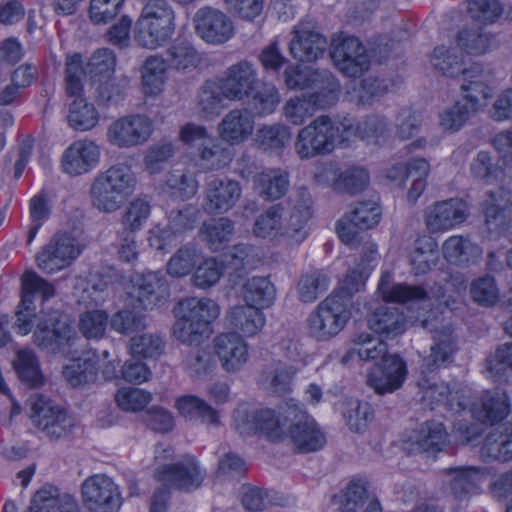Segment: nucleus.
Instances as JSON below:
<instances>
[{
  "label": "nucleus",
  "instance_id": "1",
  "mask_svg": "<svg viewBox=\"0 0 512 512\" xmlns=\"http://www.w3.org/2000/svg\"><path fill=\"white\" fill-rule=\"evenodd\" d=\"M354 133L352 118L332 120L327 115H320L299 130L294 150L301 160L328 155L337 143L350 140Z\"/></svg>",
  "mask_w": 512,
  "mask_h": 512
},
{
  "label": "nucleus",
  "instance_id": "2",
  "mask_svg": "<svg viewBox=\"0 0 512 512\" xmlns=\"http://www.w3.org/2000/svg\"><path fill=\"white\" fill-rule=\"evenodd\" d=\"M136 186V175L128 165H112L93 179L89 189L91 206L101 213H114L133 195Z\"/></svg>",
  "mask_w": 512,
  "mask_h": 512
},
{
  "label": "nucleus",
  "instance_id": "3",
  "mask_svg": "<svg viewBox=\"0 0 512 512\" xmlns=\"http://www.w3.org/2000/svg\"><path fill=\"white\" fill-rule=\"evenodd\" d=\"M173 313L176 318L173 335L191 345L210 332V324L219 316V306L209 298L189 297L180 300Z\"/></svg>",
  "mask_w": 512,
  "mask_h": 512
},
{
  "label": "nucleus",
  "instance_id": "4",
  "mask_svg": "<svg viewBox=\"0 0 512 512\" xmlns=\"http://www.w3.org/2000/svg\"><path fill=\"white\" fill-rule=\"evenodd\" d=\"M175 30L174 11L166 0H148L135 24L134 38L142 47L155 49L165 44Z\"/></svg>",
  "mask_w": 512,
  "mask_h": 512
},
{
  "label": "nucleus",
  "instance_id": "5",
  "mask_svg": "<svg viewBox=\"0 0 512 512\" xmlns=\"http://www.w3.org/2000/svg\"><path fill=\"white\" fill-rule=\"evenodd\" d=\"M77 339V333L67 315L52 311L40 318L33 333L34 344L53 355L68 356Z\"/></svg>",
  "mask_w": 512,
  "mask_h": 512
},
{
  "label": "nucleus",
  "instance_id": "6",
  "mask_svg": "<svg viewBox=\"0 0 512 512\" xmlns=\"http://www.w3.org/2000/svg\"><path fill=\"white\" fill-rule=\"evenodd\" d=\"M283 414L284 422L290 423L288 437L300 452H315L325 445L324 433L306 412L303 404L290 399L285 403Z\"/></svg>",
  "mask_w": 512,
  "mask_h": 512
},
{
  "label": "nucleus",
  "instance_id": "7",
  "mask_svg": "<svg viewBox=\"0 0 512 512\" xmlns=\"http://www.w3.org/2000/svg\"><path fill=\"white\" fill-rule=\"evenodd\" d=\"M348 303L337 294H331L320 302L308 318L309 334L318 341L336 336L350 318Z\"/></svg>",
  "mask_w": 512,
  "mask_h": 512
},
{
  "label": "nucleus",
  "instance_id": "8",
  "mask_svg": "<svg viewBox=\"0 0 512 512\" xmlns=\"http://www.w3.org/2000/svg\"><path fill=\"white\" fill-rule=\"evenodd\" d=\"M33 424L52 439L66 438L76 426L74 417L42 395L29 399Z\"/></svg>",
  "mask_w": 512,
  "mask_h": 512
},
{
  "label": "nucleus",
  "instance_id": "9",
  "mask_svg": "<svg viewBox=\"0 0 512 512\" xmlns=\"http://www.w3.org/2000/svg\"><path fill=\"white\" fill-rule=\"evenodd\" d=\"M40 293L44 300L54 296L55 288L44 278L30 271L24 274L22 279L21 300L15 311L14 328L17 333L27 335L31 332L36 316L34 294Z\"/></svg>",
  "mask_w": 512,
  "mask_h": 512
},
{
  "label": "nucleus",
  "instance_id": "10",
  "mask_svg": "<svg viewBox=\"0 0 512 512\" xmlns=\"http://www.w3.org/2000/svg\"><path fill=\"white\" fill-rule=\"evenodd\" d=\"M134 308L153 310L163 306L170 297V287L160 271H149L136 276L128 293Z\"/></svg>",
  "mask_w": 512,
  "mask_h": 512
},
{
  "label": "nucleus",
  "instance_id": "11",
  "mask_svg": "<svg viewBox=\"0 0 512 512\" xmlns=\"http://www.w3.org/2000/svg\"><path fill=\"white\" fill-rule=\"evenodd\" d=\"M381 219V208L374 201L359 202L336 224V231L341 241L351 247L361 242V231L372 229Z\"/></svg>",
  "mask_w": 512,
  "mask_h": 512
},
{
  "label": "nucleus",
  "instance_id": "12",
  "mask_svg": "<svg viewBox=\"0 0 512 512\" xmlns=\"http://www.w3.org/2000/svg\"><path fill=\"white\" fill-rule=\"evenodd\" d=\"M81 495L90 512H118L122 505L119 487L104 474L88 477L81 485Z\"/></svg>",
  "mask_w": 512,
  "mask_h": 512
},
{
  "label": "nucleus",
  "instance_id": "13",
  "mask_svg": "<svg viewBox=\"0 0 512 512\" xmlns=\"http://www.w3.org/2000/svg\"><path fill=\"white\" fill-rule=\"evenodd\" d=\"M485 227L491 238L504 236L512 244V196L503 188L489 191L483 202Z\"/></svg>",
  "mask_w": 512,
  "mask_h": 512
},
{
  "label": "nucleus",
  "instance_id": "14",
  "mask_svg": "<svg viewBox=\"0 0 512 512\" xmlns=\"http://www.w3.org/2000/svg\"><path fill=\"white\" fill-rule=\"evenodd\" d=\"M153 132V121L144 114H132L113 121L107 130L108 142L118 148L144 144Z\"/></svg>",
  "mask_w": 512,
  "mask_h": 512
},
{
  "label": "nucleus",
  "instance_id": "15",
  "mask_svg": "<svg viewBox=\"0 0 512 512\" xmlns=\"http://www.w3.org/2000/svg\"><path fill=\"white\" fill-rule=\"evenodd\" d=\"M79 254L74 237L68 233H56L37 254L36 261L43 272L53 273L69 266Z\"/></svg>",
  "mask_w": 512,
  "mask_h": 512
},
{
  "label": "nucleus",
  "instance_id": "16",
  "mask_svg": "<svg viewBox=\"0 0 512 512\" xmlns=\"http://www.w3.org/2000/svg\"><path fill=\"white\" fill-rule=\"evenodd\" d=\"M406 362L397 354H390L375 363L367 374L366 383L377 394L393 393L400 389L407 377Z\"/></svg>",
  "mask_w": 512,
  "mask_h": 512
},
{
  "label": "nucleus",
  "instance_id": "17",
  "mask_svg": "<svg viewBox=\"0 0 512 512\" xmlns=\"http://www.w3.org/2000/svg\"><path fill=\"white\" fill-rule=\"evenodd\" d=\"M469 216L467 203L460 198L435 202L424 211V222L431 233L450 230L466 221Z\"/></svg>",
  "mask_w": 512,
  "mask_h": 512
},
{
  "label": "nucleus",
  "instance_id": "18",
  "mask_svg": "<svg viewBox=\"0 0 512 512\" xmlns=\"http://www.w3.org/2000/svg\"><path fill=\"white\" fill-rule=\"evenodd\" d=\"M206 473L194 457H186L175 464L163 465L154 471V478L186 492L198 489Z\"/></svg>",
  "mask_w": 512,
  "mask_h": 512
},
{
  "label": "nucleus",
  "instance_id": "19",
  "mask_svg": "<svg viewBox=\"0 0 512 512\" xmlns=\"http://www.w3.org/2000/svg\"><path fill=\"white\" fill-rule=\"evenodd\" d=\"M242 188L238 181L228 177H211L205 184L203 209L209 215L223 214L239 201Z\"/></svg>",
  "mask_w": 512,
  "mask_h": 512
},
{
  "label": "nucleus",
  "instance_id": "20",
  "mask_svg": "<svg viewBox=\"0 0 512 512\" xmlns=\"http://www.w3.org/2000/svg\"><path fill=\"white\" fill-rule=\"evenodd\" d=\"M330 55L336 67L348 77L361 76L370 66L365 47L353 36L333 44Z\"/></svg>",
  "mask_w": 512,
  "mask_h": 512
},
{
  "label": "nucleus",
  "instance_id": "21",
  "mask_svg": "<svg viewBox=\"0 0 512 512\" xmlns=\"http://www.w3.org/2000/svg\"><path fill=\"white\" fill-rule=\"evenodd\" d=\"M218 80L228 95V100L232 101L249 98L258 85L257 71L247 60L228 67Z\"/></svg>",
  "mask_w": 512,
  "mask_h": 512
},
{
  "label": "nucleus",
  "instance_id": "22",
  "mask_svg": "<svg viewBox=\"0 0 512 512\" xmlns=\"http://www.w3.org/2000/svg\"><path fill=\"white\" fill-rule=\"evenodd\" d=\"M284 409L285 405L281 406L278 412L271 408L257 409L247 416L246 421L237 424V429L242 435L259 431L270 441H280L285 435L284 422L281 420V416L284 418Z\"/></svg>",
  "mask_w": 512,
  "mask_h": 512
},
{
  "label": "nucleus",
  "instance_id": "23",
  "mask_svg": "<svg viewBox=\"0 0 512 512\" xmlns=\"http://www.w3.org/2000/svg\"><path fill=\"white\" fill-rule=\"evenodd\" d=\"M423 328L433 332L434 345L431 346L430 354L423 359L422 367L428 371L433 372L441 367H444L452 360V355L455 352V342L452 336V329L450 326H441L440 328L429 319L421 321Z\"/></svg>",
  "mask_w": 512,
  "mask_h": 512
},
{
  "label": "nucleus",
  "instance_id": "24",
  "mask_svg": "<svg viewBox=\"0 0 512 512\" xmlns=\"http://www.w3.org/2000/svg\"><path fill=\"white\" fill-rule=\"evenodd\" d=\"M197 34L207 43L221 44L233 34L231 20L221 11L205 7L194 16Z\"/></svg>",
  "mask_w": 512,
  "mask_h": 512
},
{
  "label": "nucleus",
  "instance_id": "25",
  "mask_svg": "<svg viewBox=\"0 0 512 512\" xmlns=\"http://www.w3.org/2000/svg\"><path fill=\"white\" fill-rule=\"evenodd\" d=\"M448 487L457 501H468L480 493L486 474L483 468L476 466H456L445 470Z\"/></svg>",
  "mask_w": 512,
  "mask_h": 512
},
{
  "label": "nucleus",
  "instance_id": "26",
  "mask_svg": "<svg viewBox=\"0 0 512 512\" xmlns=\"http://www.w3.org/2000/svg\"><path fill=\"white\" fill-rule=\"evenodd\" d=\"M99 147L92 141L79 140L72 143L63 153V171L78 176L91 171L99 161Z\"/></svg>",
  "mask_w": 512,
  "mask_h": 512
},
{
  "label": "nucleus",
  "instance_id": "27",
  "mask_svg": "<svg viewBox=\"0 0 512 512\" xmlns=\"http://www.w3.org/2000/svg\"><path fill=\"white\" fill-rule=\"evenodd\" d=\"M215 352L223 369L239 371L248 360V347L236 333H223L214 339Z\"/></svg>",
  "mask_w": 512,
  "mask_h": 512
},
{
  "label": "nucleus",
  "instance_id": "28",
  "mask_svg": "<svg viewBox=\"0 0 512 512\" xmlns=\"http://www.w3.org/2000/svg\"><path fill=\"white\" fill-rule=\"evenodd\" d=\"M290 187V174L282 168H270L253 177V189L264 201L283 198Z\"/></svg>",
  "mask_w": 512,
  "mask_h": 512
},
{
  "label": "nucleus",
  "instance_id": "29",
  "mask_svg": "<svg viewBox=\"0 0 512 512\" xmlns=\"http://www.w3.org/2000/svg\"><path fill=\"white\" fill-rule=\"evenodd\" d=\"M406 325L403 311L388 304L378 306L368 318L369 328L387 338H395L404 333Z\"/></svg>",
  "mask_w": 512,
  "mask_h": 512
},
{
  "label": "nucleus",
  "instance_id": "30",
  "mask_svg": "<svg viewBox=\"0 0 512 512\" xmlns=\"http://www.w3.org/2000/svg\"><path fill=\"white\" fill-rule=\"evenodd\" d=\"M448 443V434L444 425L436 421H427L420 431L406 443L404 449L409 454L436 453Z\"/></svg>",
  "mask_w": 512,
  "mask_h": 512
},
{
  "label": "nucleus",
  "instance_id": "31",
  "mask_svg": "<svg viewBox=\"0 0 512 512\" xmlns=\"http://www.w3.org/2000/svg\"><path fill=\"white\" fill-rule=\"evenodd\" d=\"M225 319L227 325L234 330L233 333H242L248 337L256 335L265 324L261 310L247 303L231 308Z\"/></svg>",
  "mask_w": 512,
  "mask_h": 512
},
{
  "label": "nucleus",
  "instance_id": "32",
  "mask_svg": "<svg viewBox=\"0 0 512 512\" xmlns=\"http://www.w3.org/2000/svg\"><path fill=\"white\" fill-rule=\"evenodd\" d=\"M25 512H80L77 501L69 494H60L57 488H42L33 496Z\"/></svg>",
  "mask_w": 512,
  "mask_h": 512
},
{
  "label": "nucleus",
  "instance_id": "33",
  "mask_svg": "<svg viewBox=\"0 0 512 512\" xmlns=\"http://www.w3.org/2000/svg\"><path fill=\"white\" fill-rule=\"evenodd\" d=\"M312 88L314 91L307 96L317 109H327L333 106L339 98L341 91L338 80L328 71L312 72Z\"/></svg>",
  "mask_w": 512,
  "mask_h": 512
},
{
  "label": "nucleus",
  "instance_id": "34",
  "mask_svg": "<svg viewBox=\"0 0 512 512\" xmlns=\"http://www.w3.org/2000/svg\"><path fill=\"white\" fill-rule=\"evenodd\" d=\"M299 367L285 361H274L266 365L259 376V382L276 394H285L291 390V383Z\"/></svg>",
  "mask_w": 512,
  "mask_h": 512
},
{
  "label": "nucleus",
  "instance_id": "35",
  "mask_svg": "<svg viewBox=\"0 0 512 512\" xmlns=\"http://www.w3.org/2000/svg\"><path fill=\"white\" fill-rule=\"evenodd\" d=\"M254 121L245 109L229 111L219 124L220 136L231 146L248 138L253 131Z\"/></svg>",
  "mask_w": 512,
  "mask_h": 512
},
{
  "label": "nucleus",
  "instance_id": "36",
  "mask_svg": "<svg viewBox=\"0 0 512 512\" xmlns=\"http://www.w3.org/2000/svg\"><path fill=\"white\" fill-rule=\"evenodd\" d=\"M199 166L208 171L226 167L233 158L232 146L225 140L210 137L198 149Z\"/></svg>",
  "mask_w": 512,
  "mask_h": 512
},
{
  "label": "nucleus",
  "instance_id": "37",
  "mask_svg": "<svg viewBox=\"0 0 512 512\" xmlns=\"http://www.w3.org/2000/svg\"><path fill=\"white\" fill-rule=\"evenodd\" d=\"M326 48V38L314 31L297 32L289 45L293 58L301 62L317 60L324 54Z\"/></svg>",
  "mask_w": 512,
  "mask_h": 512
},
{
  "label": "nucleus",
  "instance_id": "38",
  "mask_svg": "<svg viewBox=\"0 0 512 512\" xmlns=\"http://www.w3.org/2000/svg\"><path fill=\"white\" fill-rule=\"evenodd\" d=\"M481 454L489 461H512V424L491 431L485 438Z\"/></svg>",
  "mask_w": 512,
  "mask_h": 512
},
{
  "label": "nucleus",
  "instance_id": "39",
  "mask_svg": "<svg viewBox=\"0 0 512 512\" xmlns=\"http://www.w3.org/2000/svg\"><path fill=\"white\" fill-rule=\"evenodd\" d=\"M510 411L508 395L505 391L495 389L486 391L478 408H475L476 418L482 423L494 424L503 420Z\"/></svg>",
  "mask_w": 512,
  "mask_h": 512
},
{
  "label": "nucleus",
  "instance_id": "40",
  "mask_svg": "<svg viewBox=\"0 0 512 512\" xmlns=\"http://www.w3.org/2000/svg\"><path fill=\"white\" fill-rule=\"evenodd\" d=\"M369 483L362 479H353L346 487L341 512H382V506L377 498L368 500Z\"/></svg>",
  "mask_w": 512,
  "mask_h": 512
},
{
  "label": "nucleus",
  "instance_id": "41",
  "mask_svg": "<svg viewBox=\"0 0 512 512\" xmlns=\"http://www.w3.org/2000/svg\"><path fill=\"white\" fill-rule=\"evenodd\" d=\"M378 291L386 302L407 303L427 298V291L421 286L392 283L389 272L382 274L378 284Z\"/></svg>",
  "mask_w": 512,
  "mask_h": 512
},
{
  "label": "nucleus",
  "instance_id": "42",
  "mask_svg": "<svg viewBox=\"0 0 512 512\" xmlns=\"http://www.w3.org/2000/svg\"><path fill=\"white\" fill-rule=\"evenodd\" d=\"M201 239L214 252L224 249L234 235V223L226 217L204 222L199 229Z\"/></svg>",
  "mask_w": 512,
  "mask_h": 512
},
{
  "label": "nucleus",
  "instance_id": "43",
  "mask_svg": "<svg viewBox=\"0 0 512 512\" xmlns=\"http://www.w3.org/2000/svg\"><path fill=\"white\" fill-rule=\"evenodd\" d=\"M443 254L450 263L468 265L480 258L482 249L470 239L456 235L449 237L444 242Z\"/></svg>",
  "mask_w": 512,
  "mask_h": 512
},
{
  "label": "nucleus",
  "instance_id": "44",
  "mask_svg": "<svg viewBox=\"0 0 512 512\" xmlns=\"http://www.w3.org/2000/svg\"><path fill=\"white\" fill-rule=\"evenodd\" d=\"M352 342L354 348L349 350L343 357V361L357 355L359 359L366 361L379 360L382 362L390 355L388 352V345L383 340L373 337L366 332L357 333L353 336Z\"/></svg>",
  "mask_w": 512,
  "mask_h": 512
},
{
  "label": "nucleus",
  "instance_id": "45",
  "mask_svg": "<svg viewBox=\"0 0 512 512\" xmlns=\"http://www.w3.org/2000/svg\"><path fill=\"white\" fill-rule=\"evenodd\" d=\"M275 296L276 289L267 277H252L243 285V297L246 303L260 310L271 306Z\"/></svg>",
  "mask_w": 512,
  "mask_h": 512
},
{
  "label": "nucleus",
  "instance_id": "46",
  "mask_svg": "<svg viewBox=\"0 0 512 512\" xmlns=\"http://www.w3.org/2000/svg\"><path fill=\"white\" fill-rule=\"evenodd\" d=\"M225 100H228V95L218 78L207 80L199 88L197 107L206 116L216 115L224 107Z\"/></svg>",
  "mask_w": 512,
  "mask_h": 512
},
{
  "label": "nucleus",
  "instance_id": "47",
  "mask_svg": "<svg viewBox=\"0 0 512 512\" xmlns=\"http://www.w3.org/2000/svg\"><path fill=\"white\" fill-rule=\"evenodd\" d=\"M431 63L435 69L448 77L469 73V70L463 68V56L457 47L444 45L435 47L431 55Z\"/></svg>",
  "mask_w": 512,
  "mask_h": 512
},
{
  "label": "nucleus",
  "instance_id": "48",
  "mask_svg": "<svg viewBox=\"0 0 512 512\" xmlns=\"http://www.w3.org/2000/svg\"><path fill=\"white\" fill-rule=\"evenodd\" d=\"M292 133L290 127L275 123L272 125H263L256 132L257 145L265 150L272 152L282 151L291 141Z\"/></svg>",
  "mask_w": 512,
  "mask_h": 512
},
{
  "label": "nucleus",
  "instance_id": "49",
  "mask_svg": "<svg viewBox=\"0 0 512 512\" xmlns=\"http://www.w3.org/2000/svg\"><path fill=\"white\" fill-rule=\"evenodd\" d=\"M201 259V250L194 243L181 246L169 259L166 269L172 277L188 275Z\"/></svg>",
  "mask_w": 512,
  "mask_h": 512
},
{
  "label": "nucleus",
  "instance_id": "50",
  "mask_svg": "<svg viewBox=\"0 0 512 512\" xmlns=\"http://www.w3.org/2000/svg\"><path fill=\"white\" fill-rule=\"evenodd\" d=\"M330 283V277L323 270H311L303 274L297 285L299 299L304 303L314 302L324 294Z\"/></svg>",
  "mask_w": 512,
  "mask_h": 512
},
{
  "label": "nucleus",
  "instance_id": "51",
  "mask_svg": "<svg viewBox=\"0 0 512 512\" xmlns=\"http://www.w3.org/2000/svg\"><path fill=\"white\" fill-rule=\"evenodd\" d=\"M457 42L466 53L481 55L494 45V36L483 27H471L458 33Z\"/></svg>",
  "mask_w": 512,
  "mask_h": 512
},
{
  "label": "nucleus",
  "instance_id": "52",
  "mask_svg": "<svg viewBox=\"0 0 512 512\" xmlns=\"http://www.w3.org/2000/svg\"><path fill=\"white\" fill-rule=\"evenodd\" d=\"M13 366L21 381L30 387H38L43 384L39 361L32 349L19 350L13 361Z\"/></svg>",
  "mask_w": 512,
  "mask_h": 512
},
{
  "label": "nucleus",
  "instance_id": "53",
  "mask_svg": "<svg viewBox=\"0 0 512 512\" xmlns=\"http://www.w3.org/2000/svg\"><path fill=\"white\" fill-rule=\"evenodd\" d=\"M343 417L349 429L354 432L364 431L373 419V409L368 402L358 399H346L343 403Z\"/></svg>",
  "mask_w": 512,
  "mask_h": 512
},
{
  "label": "nucleus",
  "instance_id": "54",
  "mask_svg": "<svg viewBox=\"0 0 512 512\" xmlns=\"http://www.w3.org/2000/svg\"><path fill=\"white\" fill-rule=\"evenodd\" d=\"M97 363L91 358L75 359L63 368V376L73 387H79L95 382L97 378Z\"/></svg>",
  "mask_w": 512,
  "mask_h": 512
},
{
  "label": "nucleus",
  "instance_id": "55",
  "mask_svg": "<svg viewBox=\"0 0 512 512\" xmlns=\"http://www.w3.org/2000/svg\"><path fill=\"white\" fill-rule=\"evenodd\" d=\"M248 107L256 116H266L273 113L280 103V94L277 88L271 84H263L262 87L251 94Z\"/></svg>",
  "mask_w": 512,
  "mask_h": 512
},
{
  "label": "nucleus",
  "instance_id": "56",
  "mask_svg": "<svg viewBox=\"0 0 512 512\" xmlns=\"http://www.w3.org/2000/svg\"><path fill=\"white\" fill-rule=\"evenodd\" d=\"M471 299L482 307H493L499 301V288L496 280L490 275L474 279L469 288Z\"/></svg>",
  "mask_w": 512,
  "mask_h": 512
},
{
  "label": "nucleus",
  "instance_id": "57",
  "mask_svg": "<svg viewBox=\"0 0 512 512\" xmlns=\"http://www.w3.org/2000/svg\"><path fill=\"white\" fill-rule=\"evenodd\" d=\"M199 55L188 42H176L166 51L168 66L177 70L195 68L199 63Z\"/></svg>",
  "mask_w": 512,
  "mask_h": 512
},
{
  "label": "nucleus",
  "instance_id": "58",
  "mask_svg": "<svg viewBox=\"0 0 512 512\" xmlns=\"http://www.w3.org/2000/svg\"><path fill=\"white\" fill-rule=\"evenodd\" d=\"M68 122L75 130L87 131L97 125L98 113L92 104L76 99L70 105Z\"/></svg>",
  "mask_w": 512,
  "mask_h": 512
},
{
  "label": "nucleus",
  "instance_id": "59",
  "mask_svg": "<svg viewBox=\"0 0 512 512\" xmlns=\"http://www.w3.org/2000/svg\"><path fill=\"white\" fill-rule=\"evenodd\" d=\"M316 111L313 102L305 94L289 98L282 108L284 118L293 125H302Z\"/></svg>",
  "mask_w": 512,
  "mask_h": 512
},
{
  "label": "nucleus",
  "instance_id": "60",
  "mask_svg": "<svg viewBox=\"0 0 512 512\" xmlns=\"http://www.w3.org/2000/svg\"><path fill=\"white\" fill-rule=\"evenodd\" d=\"M369 184V175L365 169L351 168L339 174L333 182L337 192L355 195L362 192Z\"/></svg>",
  "mask_w": 512,
  "mask_h": 512
},
{
  "label": "nucleus",
  "instance_id": "61",
  "mask_svg": "<svg viewBox=\"0 0 512 512\" xmlns=\"http://www.w3.org/2000/svg\"><path fill=\"white\" fill-rule=\"evenodd\" d=\"M149 202L137 198L129 203L121 216L122 231L135 233L139 231L150 216Z\"/></svg>",
  "mask_w": 512,
  "mask_h": 512
},
{
  "label": "nucleus",
  "instance_id": "62",
  "mask_svg": "<svg viewBox=\"0 0 512 512\" xmlns=\"http://www.w3.org/2000/svg\"><path fill=\"white\" fill-rule=\"evenodd\" d=\"M116 65V57L114 53L107 48L96 50L90 57L86 72L91 79L102 81L103 78H110V74L114 72Z\"/></svg>",
  "mask_w": 512,
  "mask_h": 512
},
{
  "label": "nucleus",
  "instance_id": "63",
  "mask_svg": "<svg viewBox=\"0 0 512 512\" xmlns=\"http://www.w3.org/2000/svg\"><path fill=\"white\" fill-rule=\"evenodd\" d=\"M165 347L163 338L158 334H142L130 340V351L133 357L157 358Z\"/></svg>",
  "mask_w": 512,
  "mask_h": 512
},
{
  "label": "nucleus",
  "instance_id": "64",
  "mask_svg": "<svg viewBox=\"0 0 512 512\" xmlns=\"http://www.w3.org/2000/svg\"><path fill=\"white\" fill-rule=\"evenodd\" d=\"M185 366L191 377L200 379L206 377L214 370L215 360L209 349L195 348L186 355Z\"/></svg>",
  "mask_w": 512,
  "mask_h": 512
}]
</instances>
